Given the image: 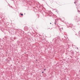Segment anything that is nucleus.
Returning <instances> with one entry per match:
<instances>
[{"label":"nucleus","mask_w":80,"mask_h":80,"mask_svg":"<svg viewBox=\"0 0 80 80\" xmlns=\"http://www.w3.org/2000/svg\"><path fill=\"white\" fill-rule=\"evenodd\" d=\"M25 28H27V29H26L27 30H28V27H25Z\"/></svg>","instance_id":"1"},{"label":"nucleus","mask_w":80,"mask_h":80,"mask_svg":"<svg viewBox=\"0 0 80 80\" xmlns=\"http://www.w3.org/2000/svg\"><path fill=\"white\" fill-rule=\"evenodd\" d=\"M54 24H55V25H56L57 23H56V22H55Z\"/></svg>","instance_id":"2"},{"label":"nucleus","mask_w":80,"mask_h":80,"mask_svg":"<svg viewBox=\"0 0 80 80\" xmlns=\"http://www.w3.org/2000/svg\"><path fill=\"white\" fill-rule=\"evenodd\" d=\"M78 12H80V11L78 10Z\"/></svg>","instance_id":"3"},{"label":"nucleus","mask_w":80,"mask_h":80,"mask_svg":"<svg viewBox=\"0 0 80 80\" xmlns=\"http://www.w3.org/2000/svg\"><path fill=\"white\" fill-rule=\"evenodd\" d=\"M21 15L22 16H23V14H21Z\"/></svg>","instance_id":"4"},{"label":"nucleus","mask_w":80,"mask_h":80,"mask_svg":"<svg viewBox=\"0 0 80 80\" xmlns=\"http://www.w3.org/2000/svg\"><path fill=\"white\" fill-rule=\"evenodd\" d=\"M74 3L75 4V3H76V2H74Z\"/></svg>","instance_id":"5"},{"label":"nucleus","mask_w":80,"mask_h":80,"mask_svg":"<svg viewBox=\"0 0 80 80\" xmlns=\"http://www.w3.org/2000/svg\"><path fill=\"white\" fill-rule=\"evenodd\" d=\"M42 73H43V72H42Z\"/></svg>","instance_id":"6"},{"label":"nucleus","mask_w":80,"mask_h":80,"mask_svg":"<svg viewBox=\"0 0 80 80\" xmlns=\"http://www.w3.org/2000/svg\"><path fill=\"white\" fill-rule=\"evenodd\" d=\"M62 28V30H63V28Z\"/></svg>","instance_id":"7"},{"label":"nucleus","mask_w":80,"mask_h":80,"mask_svg":"<svg viewBox=\"0 0 80 80\" xmlns=\"http://www.w3.org/2000/svg\"><path fill=\"white\" fill-rule=\"evenodd\" d=\"M50 24H52V23H50Z\"/></svg>","instance_id":"8"},{"label":"nucleus","mask_w":80,"mask_h":80,"mask_svg":"<svg viewBox=\"0 0 80 80\" xmlns=\"http://www.w3.org/2000/svg\"><path fill=\"white\" fill-rule=\"evenodd\" d=\"M44 70H45V69H44Z\"/></svg>","instance_id":"9"},{"label":"nucleus","mask_w":80,"mask_h":80,"mask_svg":"<svg viewBox=\"0 0 80 80\" xmlns=\"http://www.w3.org/2000/svg\"><path fill=\"white\" fill-rule=\"evenodd\" d=\"M79 72H80V70H79Z\"/></svg>","instance_id":"10"}]
</instances>
